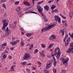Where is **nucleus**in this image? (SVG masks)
Here are the masks:
<instances>
[{
    "label": "nucleus",
    "instance_id": "1",
    "mask_svg": "<svg viewBox=\"0 0 73 73\" xmlns=\"http://www.w3.org/2000/svg\"><path fill=\"white\" fill-rule=\"evenodd\" d=\"M2 22L3 23V26L2 28V30L4 31H5L6 33H4V35L2 37V38H4L5 37H7L9 35L11 34V31L8 28V27H7V28L5 29V27L8 26V21L6 19H3L2 20Z\"/></svg>",
    "mask_w": 73,
    "mask_h": 73
},
{
    "label": "nucleus",
    "instance_id": "2",
    "mask_svg": "<svg viewBox=\"0 0 73 73\" xmlns=\"http://www.w3.org/2000/svg\"><path fill=\"white\" fill-rule=\"evenodd\" d=\"M70 47L66 51V52L68 53H73V42L70 43Z\"/></svg>",
    "mask_w": 73,
    "mask_h": 73
},
{
    "label": "nucleus",
    "instance_id": "3",
    "mask_svg": "<svg viewBox=\"0 0 73 73\" xmlns=\"http://www.w3.org/2000/svg\"><path fill=\"white\" fill-rule=\"evenodd\" d=\"M60 59H61L62 61H63L64 65L65 66H68V64L67 62L69 61V58H67L66 59H65L62 58Z\"/></svg>",
    "mask_w": 73,
    "mask_h": 73
},
{
    "label": "nucleus",
    "instance_id": "4",
    "mask_svg": "<svg viewBox=\"0 0 73 73\" xmlns=\"http://www.w3.org/2000/svg\"><path fill=\"white\" fill-rule=\"evenodd\" d=\"M24 57H23L22 60H29L31 58H30V55L28 53H25Z\"/></svg>",
    "mask_w": 73,
    "mask_h": 73
},
{
    "label": "nucleus",
    "instance_id": "5",
    "mask_svg": "<svg viewBox=\"0 0 73 73\" xmlns=\"http://www.w3.org/2000/svg\"><path fill=\"white\" fill-rule=\"evenodd\" d=\"M37 9H38V11H39V12L40 14L42 15V16H44V14L42 13V9H41V6H40L38 5L37 6Z\"/></svg>",
    "mask_w": 73,
    "mask_h": 73
},
{
    "label": "nucleus",
    "instance_id": "6",
    "mask_svg": "<svg viewBox=\"0 0 73 73\" xmlns=\"http://www.w3.org/2000/svg\"><path fill=\"white\" fill-rule=\"evenodd\" d=\"M54 19L55 21H58V23H60L61 22L60 18L58 17V16L57 15H55Z\"/></svg>",
    "mask_w": 73,
    "mask_h": 73
},
{
    "label": "nucleus",
    "instance_id": "7",
    "mask_svg": "<svg viewBox=\"0 0 73 73\" xmlns=\"http://www.w3.org/2000/svg\"><path fill=\"white\" fill-rule=\"evenodd\" d=\"M47 30H49V27L48 26L47 27H45L44 28H42L41 30V31L42 32H46Z\"/></svg>",
    "mask_w": 73,
    "mask_h": 73
},
{
    "label": "nucleus",
    "instance_id": "8",
    "mask_svg": "<svg viewBox=\"0 0 73 73\" xmlns=\"http://www.w3.org/2000/svg\"><path fill=\"white\" fill-rule=\"evenodd\" d=\"M58 53L57 54L56 56L57 58H60V49L59 48V47H58Z\"/></svg>",
    "mask_w": 73,
    "mask_h": 73
},
{
    "label": "nucleus",
    "instance_id": "9",
    "mask_svg": "<svg viewBox=\"0 0 73 73\" xmlns=\"http://www.w3.org/2000/svg\"><path fill=\"white\" fill-rule=\"evenodd\" d=\"M49 39L50 40H53L54 39H56L55 35H52L49 37Z\"/></svg>",
    "mask_w": 73,
    "mask_h": 73
},
{
    "label": "nucleus",
    "instance_id": "10",
    "mask_svg": "<svg viewBox=\"0 0 73 73\" xmlns=\"http://www.w3.org/2000/svg\"><path fill=\"white\" fill-rule=\"evenodd\" d=\"M51 64H52V62H49V64H47L46 67V69H48L51 66Z\"/></svg>",
    "mask_w": 73,
    "mask_h": 73
},
{
    "label": "nucleus",
    "instance_id": "11",
    "mask_svg": "<svg viewBox=\"0 0 73 73\" xmlns=\"http://www.w3.org/2000/svg\"><path fill=\"white\" fill-rule=\"evenodd\" d=\"M40 53L42 57H45V55H44V51L43 50L41 52H40Z\"/></svg>",
    "mask_w": 73,
    "mask_h": 73
},
{
    "label": "nucleus",
    "instance_id": "12",
    "mask_svg": "<svg viewBox=\"0 0 73 73\" xmlns=\"http://www.w3.org/2000/svg\"><path fill=\"white\" fill-rule=\"evenodd\" d=\"M44 8L45 10H46L47 11H48L49 7L48 6V5H46L44 7Z\"/></svg>",
    "mask_w": 73,
    "mask_h": 73
},
{
    "label": "nucleus",
    "instance_id": "13",
    "mask_svg": "<svg viewBox=\"0 0 73 73\" xmlns=\"http://www.w3.org/2000/svg\"><path fill=\"white\" fill-rule=\"evenodd\" d=\"M53 27H54L55 26V25L53 24L52 25H49L48 26L49 29H51L52 28H53Z\"/></svg>",
    "mask_w": 73,
    "mask_h": 73
},
{
    "label": "nucleus",
    "instance_id": "14",
    "mask_svg": "<svg viewBox=\"0 0 73 73\" xmlns=\"http://www.w3.org/2000/svg\"><path fill=\"white\" fill-rule=\"evenodd\" d=\"M21 10V8L20 7H18V8L16 9V10L17 11V12H20V10Z\"/></svg>",
    "mask_w": 73,
    "mask_h": 73
},
{
    "label": "nucleus",
    "instance_id": "15",
    "mask_svg": "<svg viewBox=\"0 0 73 73\" xmlns=\"http://www.w3.org/2000/svg\"><path fill=\"white\" fill-rule=\"evenodd\" d=\"M21 46H24V42L23 41V38H22L21 39Z\"/></svg>",
    "mask_w": 73,
    "mask_h": 73
},
{
    "label": "nucleus",
    "instance_id": "16",
    "mask_svg": "<svg viewBox=\"0 0 73 73\" xmlns=\"http://www.w3.org/2000/svg\"><path fill=\"white\" fill-rule=\"evenodd\" d=\"M15 66H16L15 65H14L12 66L11 67V71H14L15 70L14 69H13V68H15Z\"/></svg>",
    "mask_w": 73,
    "mask_h": 73
},
{
    "label": "nucleus",
    "instance_id": "17",
    "mask_svg": "<svg viewBox=\"0 0 73 73\" xmlns=\"http://www.w3.org/2000/svg\"><path fill=\"white\" fill-rule=\"evenodd\" d=\"M16 24H17V21H15L13 25V28H15L16 26Z\"/></svg>",
    "mask_w": 73,
    "mask_h": 73
},
{
    "label": "nucleus",
    "instance_id": "18",
    "mask_svg": "<svg viewBox=\"0 0 73 73\" xmlns=\"http://www.w3.org/2000/svg\"><path fill=\"white\" fill-rule=\"evenodd\" d=\"M68 35H65V37H64V42H65V41L66 40V39L67 38H68Z\"/></svg>",
    "mask_w": 73,
    "mask_h": 73
},
{
    "label": "nucleus",
    "instance_id": "19",
    "mask_svg": "<svg viewBox=\"0 0 73 73\" xmlns=\"http://www.w3.org/2000/svg\"><path fill=\"white\" fill-rule=\"evenodd\" d=\"M69 15L70 18H72L73 17V13H71V12H70L69 13Z\"/></svg>",
    "mask_w": 73,
    "mask_h": 73
},
{
    "label": "nucleus",
    "instance_id": "20",
    "mask_svg": "<svg viewBox=\"0 0 73 73\" xmlns=\"http://www.w3.org/2000/svg\"><path fill=\"white\" fill-rule=\"evenodd\" d=\"M26 35H27V37H31V35H32V33H27L26 34Z\"/></svg>",
    "mask_w": 73,
    "mask_h": 73
},
{
    "label": "nucleus",
    "instance_id": "21",
    "mask_svg": "<svg viewBox=\"0 0 73 73\" xmlns=\"http://www.w3.org/2000/svg\"><path fill=\"white\" fill-rule=\"evenodd\" d=\"M60 32L62 33V36H64V29H61L60 30Z\"/></svg>",
    "mask_w": 73,
    "mask_h": 73
},
{
    "label": "nucleus",
    "instance_id": "22",
    "mask_svg": "<svg viewBox=\"0 0 73 73\" xmlns=\"http://www.w3.org/2000/svg\"><path fill=\"white\" fill-rule=\"evenodd\" d=\"M8 0H0V3H5V1H7Z\"/></svg>",
    "mask_w": 73,
    "mask_h": 73
},
{
    "label": "nucleus",
    "instance_id": "23",
    "mask_svg": "<svg viewBox=\"0 0 73 73\" xmlns=\"http://www.w3.org/2000/svg\"><path fill=\"white\" fill-rule=\"evenodd\" d=\"M54 45V43H51L50 45L48 47L49 49L50 48V47H52L53 45Z\"/></svg>",
    "mask_w": 73,
    "mask_h": 73
},
{
    "label": "nucleus",
    "instance_id": "24",
    "mask_svg": "<svg viewBox=\"0 0 73 73\" xmlns=\"http://www.w3.org/2000/svg\"><path fill=\"white\" fill-rule=\"evenodd\" d=\"M56 6L54 5H53L51 7V8L52 9H54L55 8H56Z\"/></svg>",
    "mask_w": 73,
    "mask_h": 73
},
{
    "label": "nucleus",
    "instance_id": "25",
    "mask_svg": "<svg viewBox=\"0 0 73 73\" xmlns=\"http://www.w3.org/2000/svg\"><path fill=\"white\" fill-rule=\"evenodd\" d=\"M69 35H70V37L72 38H73V33L70 35V33H69Z\"/></svg>",
    "mask_w": 73,
    "mask_h": 73
},
{
    "label": "nucleus",
    "instance_id": "26",
    "mask_svg": "<svg viewBox=\"0 0 73 73\" xmlns=\"http://www.w3.org/2000/svg\"><path fill=\"white\" fill-rule=\"evenodd\" d=\"M17 44V41H14L13 43V46H15Z\"/></svg>",
    "mask_w": 73,
    "mask_h": 73
},
{
    "label": "nucleus",
    "instance_id": "27",
    "mask_svg": "<svg viewBox=\"0 0 73 73\" xmlns=\"http://www.w3.org/2000/svg\"><path fill=\"white\" fill-rule=\"evenodd\" d=\"M4 47L3 46H1V48L0 49V50H3V49H4Z\"/></svg>",
    "mask_w": 73,
    "mask_h": 73
},
{
    "label": "nucleus",
    "instance_id": "28",
    "mask_svg": "<svg viewBox=\"0 0 73 73\" xmlns=\"http://www.w3.org/2000/svg\"><path fill=\"white\" fill-rule=\"evenodd\" d=\"M21 64L22 65H25V64H27V62H24L22 63H21Z\"/></svg>",
    "mask_w": 73,
    "mask_h": 73
},
{
    "label": "nucleus",
    "instance_id": "29",
    "mask_svg": "<svg viewBox=\"0 0 73 73\" xmlns=\"http://www.w3.org/2000/svg\"><path fill=\"white\" fill-rule=\"evenodd\" d=\"M58 54V53L57 52H56L54 54H52L51 56L52 57H53L54 56H56V54Z\"/></svg>",
    "mask_w": 73,
    "mask_h": 73
},
{
    "label": "nucleus",
    "instance_id": "30",
    "mask_svg": "<svg viewBox=\"0 0 73 73\" xmlns=\"http://www.w3.org/2000/svg\"><path fill=\"white\" fill-rule=\"evenodd\" d=\"M24 4L26 5V6L27 5H29V4L27 2H24Z\"/></svg>",
    "mask_w": 73,
    "mask_h": 73
},
{
    "label": "nucleus",
    "instance_id": "31",
    "mask_svg": "<svg viewBox=\"0 0 73 73\" xmlns=\"http://www.w3.org/2000/svg\"><path fill=\"white\" fill-rule=\"evenodd\" d=\"M43 2H44V1H42L40 2H38L37 3V4H38V5H40V4H41V3H43Z\"/></svg>",
    "mask_w": 73,
    "mask_h": 73
},
{
    "label": "nucleus",
    "instance_id": "32",
    "mask_svg": "<svg viewBox=\"0 0 73 73\" xmlns=\"http://www.w3.org/2000/svg\"><path fill=\"white\" fill-rule=\"evenodd\" d=\"M31 47L29 48V50H31V49H32V48H33V44H32L31 45Z\"/></svg>",
    "mask_w": 73,
    "mask_h": 73
},
{
    "label": "nucleus",
    "instance_id": "33",
    "mask_svg": "<svg viewBox=\"0 0 73 73\" xmlns=\"http://www.w3.org/2000/svg\"><path fill=\"white\" fill-rule=\"evenodd\" d=\"M7 45V43H4L2 44V46H6Z\"/></svg>",
    "mask_w": 73,
    "mask_h": 73
},
{
    "label": "nucleus",
    "instance_id": "34",
    "mask_svg": "<svg viewBox=\"0 0 73 73\" xmlns=\"http://www.w3.org/2000/svg\"><path fill=\"white\" fill-rule=\"evenodd\" d=\"M56 64L57 63H56V61H54L53 65L55 66H56Z\"/></svg>",
    "mask_w": 73,
    "mask_h": 73
},
{
    "label": "nucleus",
    "instance_id": "35",
    "mask_svg": "<svg viewBox=\"0 0 73 73\" xmlns=\"http://www.w3.org/2000/svg\"><path fill=\"white\" fill-rule=\"evenodd\" d=\"M70 41V37L68 38V39L66 40L67 42L68 41Z\"/></svg>",
    "mask_w": 73,
    "mask_h": 73
},
{
    "label": "nucleus",
    "instance_id": "36",
    "mask_svg": "<svg viewBox=\"0 0 73 73\" xmlns=\"http://www.w3.org/2000/svg\"><path fill=\"white\" fill-rule=\"evenodd\" d=\"M53 72L54 73H56V69L55 68H54L53 69Z\"/></svg>",
    "mask_w": 73,
    "mask_h": 73
},
{
    "label": "nucleus",
    "instance_id": "37",
    "mask_svg": "<svg viewBox=\"0 0 73 73\" xmlns=\"http://www.w3.org/2000/svg\"><path fill=\"white\" fill-rule=\"evenodd\" d=\"M66 72V70H62V73H65Z\"/></svg>",
    "mask_w": 73,
    "mask_h": 73
},
{
    "label": "nucleus",
    "instance_id": "38",
    "mask_svg": "<svg viewBox=\"0 0 73 73\" xmlns=\"http://www.w3.org/2000/svg\"><path fill=\"white\" fill-rule=\"evenodd\" d=\"M38 51V50H37V49H36L34 51V53H37Z\"/></svg>",
    "mask_w": 73,
    "mask_h": 73
},
{
    "label": "nucleus",
    "instance_id": "39",
    "mask_svg": "<svg viewBox=\"0 0 73 73\" xmlns=\"http://www.w3.org/2000/svg\"><path fill=\"white\" fill-rule=\"evenodd\" d=\"M7 55L6 54H5L3 56V58H5L7 57Z\"/></svg>",
    "mask_w": 73,
    "mask_h": 73
},
{
    "label": "nucleus",
    "instance_id": "40",
    "mask_svg": "<svg viewBox=\"0 0 73 73\" xmlns=\"http://www.w3.org/2000/svg\"><path fill=\"white\" fill-rule=\"evenodd\" d=\"M30 13H35V14H37V13H36L32 11H30Z\"/></svg>",
    "mask_w": 73,
    "mask_h": 73
},
{
    "label": "nucleus",
    "instance_id": "41",
    "mask_svg": "<svg viewBox=\"0 0 73 73\" xmlns=\"http://www.w3.org/2000/svg\"><path fill=\"white\" fill-rule=\"evenodd\" d=\"M2 6L3 7H4V8H6V7H5L6 6L5 4H2Z\"/></svg>",
    "mask_w": 73,
    "mask_h": 73
},
{
    "label": "nucleus",
    "instance_id": "42",
    "mask_svg": "<svg viewBox=\"0 0 73 73\" xmlns=\"http://www.w3.org/2000/svg\"><path fill=\"white\" fill-rule=\"evenodd\" d=\"M26 70L27 71V72L29 73H30V70L28 69H26Z\"/></svg>",
    "mask_w": 73,
    "mask_h": 73
},
{
    "label": "nucleus",
    "instance_id": "43",
    "mask_svg": "<svg viewBox=\"0 0 73 73\" xmlns=\"http://www.w3.org/2000/svg\"><path fill=\"white\" fill-rule=\"evenodd\" d=\"M45 46V45L44 44H42L41 45V46H42V48H44Z\"/></svg>",
    "mask_w": 73,
    "mask_h": 73
},
{
    "label": "nucleus",
    "instance_id": "44",
    "mask_svg": "<svg viewBox=\"0 0 73 73\" xmlns=\"http://www.w3.org/2000/svg\"><path fill=\"white\" fill-rule=\"evenodd\" d=\"M58 11V10L57 9L54 10V12H57Z\"/></svg>",
    "mask_w": 73,
    "mask_h": 73
},
{
    "label": "nucleus",
    "instance_id": "45",
    "mask_svg": "<svg viewBox=\"0 0 73 73\" xmlns=\"http://www.w3.org/2000/svg\"><path fill=\"white\" fill-rule=\"evenodd\" d=\"M32 69L33 70H35L36 69V68L33 66H32Z\"/></svg>",
    "mask_w": 73,
    "mask_h": 73
},
{
    "label": "nucleus",
    "instance_id": "46",
    "mask_svg": "<svg viewBox=\"0 0 73 73\" xmlns=\"http://www.w3.org/2000/svg\"><path fill=\"white\" fill-rule=\"evenodd\" d=\"M19 1H17V2H15V4L17 5V4H19Z\"/></svg>",
    "mask_w": 73,
    "mask_h": 73
},
{
    "label": "nucleus",
    "instance_id": "47",
    "mask_svg": "<svg viewBox=\"0 0 73 73\" xmlns=\"http://www.w3.org/2000/svg\"><path fill=\"white\" fill-rule=\"evenodd\" d=\"M65 43H66L65 46H68V44H69V43L68 42H67L66 43V42H65Z\"/></svg>",
    "mask_w": 73,
    "mask_h": 73
},
{
    "label": "nucleus",
    "instance_id": "48",
    "mask_svg": "<svg viewBox=\"0 0 73 73\" xmlns=\"http://www.w3.org/2000/svg\"><path fill=\"white\" fill-rule=\"evenodd\" d=\"M21 13H22V12L21 11H20L19 12V13H18V15H19V16H20L21 15Z\"/></svg>",
    "mask_w": 73,
    "mask_h": 73
},
{
    "label": "nucleus",
    "instance_id": "49",
    "mask_svg": "<svg viewBox=\"0 0 73 73\" xmlns=\"http://www.w3.org/2000/svg\"><path fill=\"white\" fill-rule=\"evenodd\" d=\"M57 49H58L57 48H56L54 50V51L56 52L57 51Z\"/></svg>",
    "mask_w": 73,
    "mask_h": 73
},
{
    "label": "nucleus",
    "instance_id": "50",
    "mask_svg": "<svg viewBox=\"0 0 73 73\" xmlns=\"http://www.w3.org/2000/svg\"><path fill=\"white\" fill-rule=\"evenodd\" d=\"M5 53H8V51H7V50H5Z\"/></svg>",
    "mask_w": 73,
    "mask_h": 73
},
{
    "label": "nucleus",
    "instance_id": "51",
    "mask_svg": "<svg viewBox=\"0 0 73 73\" xmlns=\"http://www.w3.org/2000/svg\"><path fill=\"white\" fill-rule=\"evenodd\" d=\"M44 71L45 73H48V71L47 70H44Z\"/></svg>",
    "mask_w": 73,
    "mask_h": 73
},
{
    "label": "nucleus",
    "instance_id": "52",
    "mask_svg": "<svg viewBox=\"0 0 73 73\" xmlns=\"http://www.w3.org/2000/svg\"><path fill=\"white\" fill-rule=\"evenodd\" d=\"M23 32V31L21 30V33L22 35H24V32Z\"/></svg>",
    "mask_w": 73,
    "mask_h": 73
},
{
    "label": "nucleus",
    "instance_id": "53",
    "mask_svg": "<svg viewBox=\"0 0 73 73\" xmlns=\"http://www.w3.org/2000/svg\"><path fill=\"white\" fill-rule=\"evenodd\" d=\"M12 56H9V59H12Z\"/></svg>",
    "mask_w": 73,
    "mask_h": 73
},
{
    "label": "nucleus",
    "instance_id": "54",
    "mask_svg": "<svg viewBox=\"0 0 73 73\" xmlns=\"http://www.w3.org/2000/svg\"><path fill=\"white\" fill-rule=\"evenodd\" d=\"M28 9H27V8L25 9V11H27Z\"/></svg>",
    "mask_w": 73,
    "mask_h": 73
},
{
    "label": "nucleus",
    "instance_id": "55",
    "mask_svg": "<svg viewBox=\"0 0 73 73\" xmlns=\"http://www.w3.org/2000/svg\"><path fill=\"white\" fill-rule=\"evenodd\" d=\"M52 57H53V59H54V61H56V59H55V58H54V56H52Z\"/></svg>",
    "mask_w": 73,
    "mask_h": 73
},
{
    "label": "nucleus",
    "instance_id": "56",
    "mask_svg": "<svg viewBox=\"0 0 73 73\" xmlns=\"http://www.w3.org/2000/svg\"><path fill=\"white\" fill-rule=\"evenodd\" d=\"M33 3V5H34L35 4V3L34 2H35V0H32Z\"/></svg>",
    "mask_w": 73,
    "mask_h": 73
},
{
    "label": "nucleus",
    "instance_id": "57",
    "mask_svg": "<svg viewBox=\"0 0 73 73\" xmlns=\"http://www.w3.org/2000/svg\"><path fill=\"white\" fill-rule=\"evenodd\" d=\"M13 49H14V48H13V47H12V48H10V49H11V50H13Z\"/></svg>",
    "mask_w": 73,
    "mask_h": 73
},
{
    "label": "nucleus",
    "instance_id": "58",
    "mask_svg": "<svg viewBox=\"0 0 73 73\" xmlns=\"http://www.w3.org/2000/svg\"><path fill=\"white\" fill-rule=\"evenodd\" d=\"M31 65V63H30L27 64V65Z\"/></svg>",
    "mask_w": 73,
    "mask_h": 73
},
{
    "label": "nucleus",
    "instance_id": "59",
    "mask_svg": "<svg viewBox=\"0 0 73 73\" xmlns=\"http://www.w3.org/2000/svg\"><path fill=\"white\" fill-rule=\"evenodd\" d=\"M44 20L45 22H46V21H48V20L47 19H46V18L45 19H44Z\"/></svg>",
    "mask_w": 73,
    "mask_h": 73
},
{
    "label": "nucleus",
    "instance_id": "60",
    "mask_svg": "<svg viewBox=\"0 0 73 73\" xmlns=\"http://www.w3.org/2000/svg\"><path fill=\"white\" fill-rule=\"evenodd\" d=\"M62 18H63V19H66V17L63 16V17H62Z\"/></svg>",
    "mask_w": 73,
    "mask_h": 73
},
{
    "label": "nucleus",
    "instance_id": "61",
    "mask_svg": "<svg viewBox=\"0 0 73 73\" xmlns=\"http://www.w3.org/2000/svg\"><path fill=\"white\" fill-rule=\"evenodd\" d=\"M65 26L66 27H68V25L66 24V23H65Z\"/></svg>",
    "mask_w": 73,
    "mask_h": 73
},
{
    "label": "nucleus",
    "instance_id": "62",
    "mask_svg": "<svg viewBox=\"0 0 73 73\" xmlns=\"http://www.w3.org/2000/svg\"><path fill=\"white\" fill-rule=\"evenodd\" d=\"M60 16H61V17H62L63 16H64L62 15V14H60Z\"/></svg>",
    "mask_w": 73,
    "mask_h": 73
},
{
    "label": "nucleus",
    "instance_id": "63",
    "mask_svg": "<svg viewBox=\"0 0 73 73\" xmlns=\"http://www.w3.org/2000/svg\"><path fill=\"white\" fill-rule=\"evenodd\" d=\"M51 3V1H48V3Z\"/></svg>",
    "mask_w": 73,
    "mask_h": 73
},
{
    "label": "nucleus",
    "instance_id": "64",
    "mask_svg": "<svg viewBox=\"0 0 73 73\" xmlns=\"http://www.w3.org/2000/svg\"><path fill=\"white\" fill-rule=\"evenodd\" d=\"M54 12V10H52V11H51L52 13H53Z\"/></svg>",
    "mask_w": 73,
    "mask_h": 73
}]
</instances>
